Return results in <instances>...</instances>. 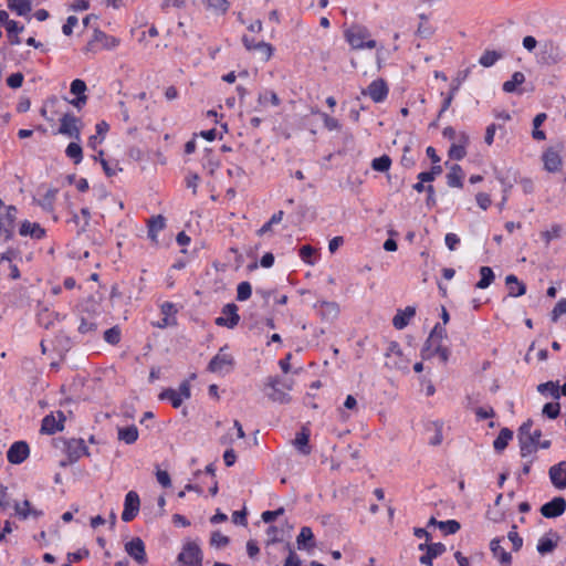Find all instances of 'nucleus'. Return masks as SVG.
<instances>
[{
  "mask_svg": "<svg viewBox=\"0 0 566 566\" xmlns=\"http://www.w3.org/2000/svg\"><path fill=\"white\" fill-rule=\"evenodd\" d=\"M505 284L509 289V296L511 297H518L526 293V285L514 274H509L505 277Z\"/></svg>",
  "mask_w": 566,
  "mask_h": 566,
  "instance_id": "nucleus-26",
  "label": "nucleus"
},
{
  "mask_svg": "<svg viewBox=\"0 0 566 566\" xmlns=\"http://www.w3.org/2000/svg\"><path fill=\"white\" fill-rule=\"evenodd\" d=\"M104 340L111 345H117L120 342V328L113 326L104 332Z\"/></svg>",
  "mask_w": 566,
  "mask_h": 566,
  "instance_id": "nucleus-51",
  "label": "nucleus"
},
{
  "mask_svg": "<svg viewBox=\"0 0 566 566\" xmlns=\"http://www.w3.org/2000/svg\"><path fill=\"white\" fill-rule=\"evenodd\" d=\"M56 415L59 417L57 420L55 419L53 413L46 415L42 419L40 429L41 433L51 436L64 429V421L66 420L64 412L59 410Z\"/></svg>",
  "mask_w": 566,
  "mask_h": 566,
  "instance_id": "nucleus-10",
  "label": "nucleus"
},
{
  "mask_svg": "<svg viewBox=\"0 0 566 566\" xmlns=\"http://www.w3.org/2000/svg\"><path fill=\"white\" fill-rule=\"evenodd\" d=\"M81 118L76 117L72 113H65L60 118V127L55 134H61L67 136L77 142L81 140V129L78 124H81Z\"/></svg>",
  "mask_w": 566,
  "mask_h": 566,
  "instance_id": "nucleus-3",
  "label": "nucleus"
},
{
  "mask_svg": "<svg viewBox=\"0 0 566 566\" xmlns=\"http://www.w3.org/2000/svg\"><path fill=\"white\" fill-rule=\"evenodd\" d=\"M283 216H284V211L280 210L277 212H275L269 221H266L258 231V235L262 237L264 234H266L268 232L272 231V227L274 224H279L282 219H283Z\"/></svg>",
  "mask_w": 566,
  "mask_h": 566,
  "instance_id": "nucleus-44",
  "label": "nucleus"
},
{
  "mask_svg": "<svg viewBox=\"0 0 566 566\" xmlns=\"http://www.w3.org/2000/svg\"><path fill=\"white\" fill-rule=\"evenodd\" d=\"M544 168L549 172H557L562 168V157L553 147L547 148L542 156Z\"/></svg>",
  "mask_w": 566,
  "mask_h": 566,
  "instance_id": "nucleus-17",
  "label": "nucleus"
},
{
  "mask_svg": "<svg viewBox=\"0 0 566 566\" xmlns=\"http://www.w3.org/2000/svg\"><path fill=\"white\" fill-rule=\"evenodd\" d=\"M416 315L415 306H407L403 310H398L392 318V325L396 329H403L408 326L410 319Z\"/></svg>",
  "mask_w": 566,
  "mask_h": 566,
  "instance_id": "nucleus-19",
  "label": "nucleus"
},
{
  "mask_svg": "<svg viewBox=\"0 0 566 566\" xmlns=\"http://www.w3.org/2000/svg\"><path fill=\"white\" fill-rule=\"evenodd\" d=\"M243 44L248 51L254 52L263 62L270 60L274 48L264 41H258V38H242Z\"/></svg>",
  "mask_w": 566,
  "mask_h": 566,
  "instance_id": "nucleus-6",
  "label": "nucleus"
},
{
  "mask_svg": "<svg viewBox=\"0 0 566 566\" xmlns=\"http://www.w3.org/2000/svg\"><path fill=\"white\" fill-rule=\"evenodd\" d=\"M300 258L302 261H304L306 264L314 265L316 262V254L317 250L314 249L312 245L305 244L300 248L298 251Z\"/></svg>",
  "mask_w": 566,
  "mask_h": 566,
  "instance_id": "nucleus-43",
  "label": "nucleus"
},
{
  "mask_svg": "<svg viewBox=\"0 0 566 566\" xmlns=\"http://www.w3.org/2000/svg\"><path fill=\"white\" fill-rule=\"evenodd\" d=\"M7 35H19L24 31V27L14 20H8L4 24Z\"/></svg>",
  "mask_w": 566,
  "mask_h": 566,
  "instance_id": "nucleus-58",
  "label": "nucleus"
},
{
  "mask_svg": "<svg viewBox=\"0 0 566 566\" xmlns=\"http://www.w3.org/2000/svg\"><path fill=\"white\" fill-rule=\"evenodd\" d=\"M210 543L211 545L221 548L226 547L230 543V538L221 534L219 531H216L211 534Z\"/></svg>",
  "mask_w": 566,
  "mask_h": 566,
  "instance_id": "nucleus-57",
  "label": "nucleus"
},
{
  "mask_svg": "<svg viewBox=\"0 0 566 566\" xmlns=\"http://www.w3.org/2000/svg\"><path fill=\"white\" fill-rule=\"evenodd\" d=\"M562 231L563 228L560 224H553L549 230L543 231L541 237L545 241L546 245H548L552 240L560 238Z\"/></svg>",
  "mask_w": 566,
  "mask_h": 566,
  "instance_id": "nucleus-49",
  "label": "nucleus"
},
{
  "mask_svg": "<svg viewBox=\"0 0 566 566\" xmlns=\"http://www.w3.org/2000/svg\"><path fill=\"white\" fill-rule=\"evenodd\" d=\"M438 528L444 535H452L455 534L461 528V524L455 520L440 521L438 523Z\"/></svg>",
  "mask_w": 566,
  "mask_h": 566,
  "instance_id": "nucleus-46",
  "label": "nucleus"
},
{
  "mask_svg": "<svg viewBox=\"0 0 566 566\" xmlns=\"http://www.w3.org/2000/svg\"><path fill=\"white\" fill-rule=\"evenodd\" d=\"M65 155L71 158L75 165H78L83 159V149L80 143L71 142L65 149Z\"/></svg>",
  "mask_w": 566,
  "mask_h": 566,
  "instance_id": "nucleus-36",
  "label": "nucleus"
},
{
  "mask_svg": "<svg viewBox=\"0 0 566 566\" xmlns=\"http://www.w3.org/2000/svg\"><path fill=\"white\" fill-rule=\"evenodd\" d=\"M537 391L542 395L549 394L554 399H558L560 397L558 381L549 380V381L539 384L537 386Z\"/></svg>",
  "mask_w": 566,
  "mask_h": 566,
  "instance_id": "nucleus-38",
  "label": "nucleus"
},
{
  "mask_svg": "<svg viewBox=\"0 0 566 566\" xmlns=\"http://www.w3.org/2000/svg\"><path fill=\"white\" fill-rule=\"evenodd\" d=\"M388 85L385 80H374L366 90L363 91L364 95H368L375 103L384 102L388 96Z\"/></svg>",
  "mask_w": 566,
  "mask_h": 566,
  "instance_id": "nucleus-11",
  "label": "nucleus"
},
{
  "mask_svg": "<svg viewBox=\"0 0 566 566\" xmlns=\"http://www.w3.org/2000/svg\"><path fill=\"white\" fill-rule=\"evenodd\" d=\"M295 448L300 451V453L307 455L311 453L310 447V431L307 428L303 427L300 432L296 433V437L293 441Z\"/></svg>",
  "mask_w": 566,
  "mask_h": 566,
  "instance_id": "nucleus-29",
  "label": "nucleus"
},
{
  "mask_svg": "<svg viewBox=\"0 0 566 566\" xmlns=\"http://www.w3.org/2000/svg\"><path fill=\"white\" fill-rule=\"evenodd\" d=\"M551 483L557 490L566 489V461L552 465L548 470Z\"/></svg>",
  "mask_w": 566,
  "mask_h": 566,
  "instance_id": "nucleus-16",
  "label": "nucleus"
},
{
  "mask_svg": "<svg viewBox=\"0 0 566 566\" xmlns=\"http://www.w3.org/2000/svg\"><path fill=\"white\" fill-rule=\"evenodd\" d=\"M443 171L441 165H432L430 170L418 174L417 179L421 181L431 182Z\"/></svg>",
  "mask_w": 566,
  "mask_h": 566,
  "instance_id": "nucleus-47",
  "label": "nucleus"
},
{
  "mask_svg": "<svg viewBox=\"0 0 566 566\" xmlns=\"http://www.w3.org/2000/svg\"><path fill=\"white\" fill-rule=\"evenodd\" d=\"M95 129L96 134L91 136L87 142V146L93 150H96L97 146L104 142L109 130V125L105 120H102L95 125Z\"/></svg>",
  "mask_w": 566,
  "mask_h": 566,
  "instance_id": "nucleus-27",
  "label": "nucleus"
},
{
  "mask_svg": "<svg viewBox=\"0 0 566 566\" xmlns=\"http://www.w3.org/2000/svg\"><path fill=\"white\" fill-rule=\"evenodd\" d=\"M238 306L234 303H228L222 307V316L214 319V324L222 327L234 328L240 321Z\"/></svg>",
  "mask_w": 566,
  "mask_h": 566,
  "instance_id": "nucleus-7",
  "label": "nucleus"
},
{
  "mask_svg": "<svg viewBox=\"0 0 566 566\" xmlns=\"http://www.w3.org/2000/svg\"><path fill=\"white\" fill-rule=\"evenodd\" d=\"M202 551L193 541H187L177 556V560L187 566H202Z\"/></svg>",
  "mask_w": 566,
  "mask_h": 566,
  "instance_id": "nucleus-2",
  "label": "nucleus"
},
{
  "mask_svg": "<svg viewBox=\"0 0 566 566\" xmlns=\"http://www.w3.org/2000/svg\"><path fill=\"white\" fill-rule=\"evenodd\" d=\"M158 398L160 400H168L171 402V406L174 408H179L181 405H182V398H181V395L178 394L175 389L172 388H166L164 389Z\"/></svg>",
  "mask_w": 566,
  "mask_h": 566,
  "instance_id": "nucleus-37",
  "label": "nucleus"
},
{
  "mask_svg": "<svg viewBox=\"0 0 566 566\" xmlns=\"http://www.w3.org/2000/svg\"><path fill=\"white\" fill-rule=\"evenodd\" d=\"M480 275L481 279L475 284V287L480 290L488 289L495 279L494 272L490 266H481Z\"/></svg>",
  "mask_w": 566,
  "mask_h": 566,
  "instance_id": "nucleus-34",
  "label": "nucleus"
},
{
  "mask_svg": "<svg viewBox=\"0 0 566 566\" xmlns=\"http://www.w3.org/2000/svg\"><path fill=\"white\" fill-rule=\"evenodd\" d=\"M252 294V286L248 281L240 282L237 286V300L239 302L247 301Z\"/></svg>",
  "mask_w": 566,
  "mask_h": 566,
  "instance_id": "nucleus-50",
  "label": "nucleus"
},
{
  "mask_svg": "<svg viewBox=\"0 0 566 566\" xmlns=\"http://www.w3.org/2000/svg\"><path fill=\"white\" fill-rule=\"evenodd\" d=\"M258 101L260 104H265L269 101L274 106H279L281 104V99L273 91H268L263 94H260Z\"/></svg>",
  "mask_w": 566,
  "mask_h": 566,
  "instance_id": "nucleus-59",
  "label": "nucleus"
},
{
  "mask_svg": "<svg viewBox=\"0 0 566 566\" xmlns=\"http://www.w3.org/2000/svg\"><path fill=\"white\" fill-rule=\"evenodd\" d=\"M118 439L124 441L126 444H133L138 439V429L135 424L118 428Z\"/></svg>",
  "mask_w": 566,
  "mask_h": 566,
  "instance_id": "nucleus-32",
  "label": "nucleus"
},
{
  "mask_svg": "<svg viewBox=\"0 0 566 566\" xmlns=\"http://www.w3.org/2000/svg\"><path fill=\"white\" fill-rule=\"evenodd\" d=\"M402 349L400 347V345L397 343V342H390L388 347H387V350L385 353V356L387 359H390L391 357H402Z\"/></svg>",
  "mask_w": 566,
  "mask_h": 566,
  "instance_id": "nucleus-63",
  "label": "nucleus"
},
{
  "mask_svg": "<svg viewBox=\"0 0 566 566\" xmlns=\"http://www.w3.org/2000/svg\"><path fill=\"white\" fill-rule=\"evenodd\" d=\"M525 81V76L522 72H514L511 80L504 82L503 91L506 93H514L518 85Z\"/></svg>",
  "mask_w": 566,
  "mask_h": 566,
  "instance_id": "nucleus-41",
  "label": "nucleus"
},
{
  "mask_svg": "<svg viewBox=\"0 0 566 566\" xmlns=\"http://www.w3.org/2000/svg\"><path fill=\"white\" fill-rule=\"evenodd\" d=\"M448 156L453 160H462L467 156V148L463 145L452 144L449 148Z\"/></svg>",
  "mask_w": 566,
  "mask_h": 566,
  "instance_id": "nucleus-54",
  "label": "nucleus"
},
{
  "mask_svg": "<svg viewBox=\"0 0 566 566\" xmlns=\"http://www.w3.org/2000/svg\"><path fill=\"white\" fill-rule=\"evenodd\" d=\"M558 534L551 531L538 539L536 549L541 555L553 553L558 545Z\"/></svg>",
  "mask_w": 566,
  "mask_h": 566,
  "instance_id": "nucleus-18",
  "label": "nucleus"
},
{
  "mask_svg": "<svg viewBox=\"0 0 566 566\" xmlns=\"http://www.w3.org/2000/svg\"><path fill=\"white\" fill-rule=\"evenodd\" d=\"M386 366L389 368L405 370L408 369V360L402 357L390 358L386 361Z\"/></svg>",
  "mask_w": 566,
  "mask_h": 566,
  "instance_id": "nucleus-61",
  "label": "nucleus"
},
{
  "mask_svg": "<svg viewBox=\"0 0 566 566\" xmlns=\"http://www.w3.org/2000/svg\"><path fill=\"white\" fill-rule=\"evenodd\" d=\"M87 90L86 83L81 78H75L72 81L70 91L75 95V98L69 99L67 102L72 104L77 109H81L87 102V96L85 92Z\"/></svg>",
  "mask_w": 566,
  "mask_h": 566,
  "instance_id": "nucleus-15",
  "label": "nucleus"
},
{
  "mask_svg": "<svg viewBox=\"0 0 566 566\" xmlns=\"http://www.w3.org/2000/svg\"><path fill=\"white\" fill-rule=\"evenodd\" d=\"M98 324L94 318L81 317L80 325L77 327L78 334L93 338L96 336Z\"/></svg>",
  "mask_w": 566,
  "mask_h": 566,
  "instance_id": "nucleus-31",
  "label": "nucleus"
},
{
  "mask_svg": "<svg viewBox=\"0 0 566 566\" xmlns=\"http://www.w3.org/2000/svg\"><path fill=\"white\" fill-rule=\"evenodd\" d=\"M544 49L545 50L543 51L542 60L545 63L549 64V63H556L559 61L560 54H559L558 50L552 45L551 42L546 41L544 43Z\"/></svg>",
  "mask_w": 566,
  "mask_h": 566,
  "instance_id": "nucleus-39",
  "label": "nucleus"
},
{
  "mask_svg": "<svg viewBox=\"0 0 566 566\" xmlns=\"http://www.w3.org/2000/svg\"><path fill=\"white\" fill-rule=\"evenodd\" d=\"M436 343L427 339L421 348V352H420V355L422 357V359H430L432 358L437 352H436V347L433 348V345Z\"/></svg>",
  "mask_w": 566,
  "mask_h": 566,
  "instance_id": "nucleus-64",
  "label": "nucleus"
},
{
  "mask_svg": "<svg viewBox=\"0 0 566 566\" xmlns=\"http://www.w3.org/2000/svg\"><path fill=\"white\" fill-rule=\"evenodd\" d=\"M566 511V500L563 496H555L551 501L544 503L539 512L546 518H556Z\"/></svg>",
  "mask_w": 566,
  "mask_h": 566,
  "instance_id": "nucleus-8",
  "label": "nucleus"
},
{
  "mask_svg": "<svg viewBox=\"0 0 566 566\" xmlns=\"http://www.w3.org/2000/svg\"><path fill=\"white\" fill-rule=\"evenodd\" d=\"M566 314V298H560L551 312V321L556 323L559 317Z\"/></svg>",
  "mask_w": 566,
  "mask_h": 566,
  "instance_id": "nucleus-55",
  "label": "nucleus"
},
{
  "mask_svg": "<svg viewBox=\"0 0 566 566\" xmlns=\"http://www.w3.org/2000/svg\"><path fill=\"white\" fill-rule=\"evenodd\" d=\"M474 66L475 65H471L464 70H460L457 73V76L452 80L451 85H450V90H452V93H457L459 91L461 84L468 78V76L470 75V73Z\"/></svg>",
  "mask_w": 566,
  "mask_h": 566,
  "instance_id": "nucleus-45",
  "label": "nucleus"
},
{
  "mask_svg": "<svg viewBox=\"0 0 566 566\" xmlns=\"http://www.w3.org/2000/svg\"><path fill=\"white\" fill-rule=\"evenodd\" d=\"M447 551V547L442 543H431L428 551L420 556L419 562L426 566H432V560L441 556Z\"/></svg>",
  "mask_w": 566,
  "mask_h": 566,
  "instance_id": "nucleus-22",
  "label": "nucleus"
},
{
  "mask_svg": "<svg viewBox=\"0 0 566 566\" xmlns=\"http://www.w3.org/2000/svg\"><path fill=\"white\" fill-rule=\"evenodd\" d=\"M31 7L32 2L28 0H8V8L20 17L28 15Z\"/></svg>",
  "mask_w": 566,
  "mask_h": 566,
  "instance_id": "nucleus-33",
  "label": "nucleus"
},
{
  "mask_svg": "<svg viewBox=\"0 0 566 566\" xmlns=\"http://www.w3.org/2000/svg\"><path fill=\"white\" fill-rule=\"evenodd\" d=\"M166 227V219L161 216H154L147 223V235L154 243H158V233Z\"/></svg>",
  "mask_w": 566,
  "mask_h": 566,
  "instance_id": "nucleus-21",
  "label": "nucleus"
},
{
  "mask_svg": "<svg viewBox=\"0 0 566 566\" xmlns=\"http://www.w3.org/2000/svg\"><path fill=\"white\" fill-rule=\"evenodd\" d=\"M119 38H91L83 48V52L86 55H95L103 50L112 51L119 45Z\"/></svg>",
  "mask_w": 566,
  "mask_h": 566,
  "instance_id": "nucleus-4",
  "label": "nucleus"
},
{
  "mask_svg": "<svg viewBox=\"0 0 566 566\" xmlns=\"http://www.w3.org/2000/svg\"><path fill=\"white\" fill-rule=\"evenodd\" d=\"M502 57V53L495 50H486L481 57L479 59V63L484 67L493 66L497 60Z\"/></svg>",
  "mask_w": 566,
  "mask_h": 566,
  "instance_id": "nucleus-40",
  "label": "nucleus"
},
{
  "mask_svg": "<svg viewBox=\"0 0 566 566\" xmlns=\"http://www.w3.org/2000/svg\"><path fill=\"white\" fill-rule=\"evenodd\" d=\"M490 549L502 566L512 564V555L501 546V538H493L490 543Z\"/></svg>",
  "mask_w": 566,
  "mask_h": 566,
  "instance_id": "nucleus-20",
  "label": "nucleus"
},
{
  "mask_svg": "<svg viewBox=\"0 0 566 566\" xmlns=\"http://www.w3.org/2000/svg\"><path fill=\"white\" fill-rule=\"evenodd\" d=\"M56 193L57 189H49L43 196V198L39 200V206H41L45 211H52Z\"/></svg>",
  "mask_w": 566,
  "mask_h": 566,
  "instance_id": "nucleus-48",
  "label": "nucleus"
},
{
  "mask_svg": "<svg viewBox=\"0 0 566 566\" xmlns=\"http://www.w3.org/2000/svg\"><path fill=\"white\" fill-rule=\"evenodd\" d=\"M207 7L212 9L217 13H224L229 8V2L227 0H205Z\"/></svg>",
  "mask_w": 566,
  "mask_h": 566,
  "instance_id": "nucleus-56",
  "label": "nucleus"
},
{
  "mask_svg": "<svg viewBox=\"0 0 566 566\" xmlns=\"http://www.w3.org/2000/svg\"><path fill=\"white\" fill-rule=\"evenodd\" d=\"M126 553L138 564L147 563L145 544L140 537H134L125 544Z\"/></svg>",
  "mask_w": 566,
  "mask_h": 566,
  "instance_id": "nucleus-13",
  "label": "nucleus"
},
{
  "mask_svg": "<svg viewBox=\"0 0 566 566\" xmlns=\"http://www.w3.org/2000/svg\"><path fill=\"white\" fill-rule=\"evenodd\" d=\"M542 412L548 419H556L560 413V405L558 402H546Z\"/></svg>",
  "mask_w": 566,
  "mask_h": 566,
  "instance_id": "nucleus-53",
  "label": "nucleus"
},
{
  "mask_svg": "<svg viewBox=\"0 0 566 566\" xmlns=\"http://www.w3.org/2000/svg\"><path fill=\"white\" fill-rule=\"evenodd\" d=\"M317 313L325 321H333L338 316L339 307L335 302H321L316 305Z\"/></svg>",
  "mask_w": 566,
  "mask_h": 566,
  "instance_id": "nucleus-28",
  "label": "nucleus"
},
{
  "mask_svg": "<svg viewBox=\"0 0 566 566\" xmlns=\"http://www.w3.org/2000/svg\"><path fill=\"white\" fill-rule=\"evenodd\" d=\"M139 507H140V500H139V495L137 494V492L129 491L128 493H126L125 500H124V510L122 512V520L124 522L133 521L137 516V514L139 512Z\"/></svg>",
  "mask_w": 566,
  "mask_h": 566,
  "instance_id": "nucleus-9",
  "label": "nucleus"
},
{
  "mask_svg": "<svg viewBox=\"0 0 566 566\" xmlns=\"http://www.w3.org/2000/svg\"><path fill=\"white\" fill-rule=\"evenodd\" d=\"M446 337H447V329L440 323H437L433 326V328L430 332L429 337L427 339H429L436 344H440V342Z\"/></svg>",
  "mask_w": 566,
  "mask_h": 566,
  "instance_id": "nucleus-52",
  "label": "nucleus"
},
{
  "mask_svg": "<svg viewBox=\"0 0 566 566\" xmlns=\"http://www.w3.org/2000/svg\"><path fill=\"white\" fill-rule=\"evenodd\" d=\"M313 539H314V534H313L312 530L307 526H303L300 531V534L296 537V543H297L298 549L310 548V547L314 546L313 543L308 544Z\"/></svg>",
  "mask_w": 566,
  "mask_h": 566,
  "instance_id": "nucleus-35",
  "label": "nucleus"
},
{
  "mask_svg": "<svg viewBox=\"0 0 566 566\" xmlns=\"http://www.w3.org/2000/svg\"><path fill=\"white\" fill-rule=\"evenodd\" d=\"M518 446H520L522 458H527L530 454L537 451L536 444L530 443L528 441H526L525 439H522V438H521V440H518Z\"/></svg>",
  "mask_w": 566,
  "mask_h": 566,
  "instance_id": "nucleus-60",
  "label": "nucleus"
},
{
  "mask_svg": "<svg viewBox=\"0 0 566 566\" xmlns=\"http://www.w3.org/2000/svg\"><path fill=\"white\" fill-rule=\"evenodd\" d=\"M17 214L18 209L12 205L6 207L3 216L0 214V235H3L7 241L13 238Z\"/></svg>",
  "mask_w": 566,
  "mask_h": 566,
  "instance_id": "nucleus-5",
  "label": "nucleus"
},
{
  "mask_svg": "<svg viewBox=\"0 0 566 566\" xmlns=\"http://www.w3.org/2000/svg\"><path fill=\"white\" fill-rule=\"evenodd\" d=\"M280 384V379L277 377H270L269 381L266 384L268 387L272 389V392H270L268 396L271 400L277 401L280 403H286L290 401V396L277 388V385Z\"/></svg>",
  "mask_w": 566,
  "mask_h": 566,
  "instance_id": "nucleus-25",
  "label": "nucleus"
},
{
  "mask_svg": "<svg viewBox=\"0 0 566 566\" xmlns=\"http://www.w3.org/2000/svg\"><path fill=\"white\" fill-rule=\"evenodd\" d=\"M229 346H222L217 355H214L207 366V370L214 374H228L234 367V358L228 354Z\"/></svg>",
  "mask_w": 566,
  "mask_h": 566,
  "instance_id": "nucleus-1",
  "label": "nucleus"
},
{
  "mask_svg": "<svg viewBox=\"0 0 566 566\" xmlns=\"http://www.w3.org/2000/svg\"><path fill=\"white\" fill-rule=\"evenodd\" d=\"M447 185L451 188H463L464 171L458 164L450 166V171L447 174Z\"/></svg>",
  "mask_w": 566,
  "mask_h": 566,
  "instance_id": "nucleus-24",
  "label": "nucleus"
},
{
  "mask_svg": "<svg viewBox=\"0 0 566 566\" xmlns=\"http://www.w3.org/2000/svg\"><path fill=\"white\" fill-rule=\"evenodd\" d=\"M29 453L30 448L25 441H15L7 451V459L12 464H20L29 457Z\"/></svg>",
  "mask_w": 566,
  "mask_h": 566,
  "instance_id": "nucleus-14",
  "label": "nucleus"
},
{
  "mask_svg": "<svg viewBox=\"0 0 566 566\" xmlns=\"http://www.w3.org/2000/svg\"><path fill=\"white\" fill-rule=\"evenodd\" d=\"M23 78L24 76L21 72L12 73L7 77V85L11 88H19L23 84Z\"/></svg>",
  "mask_w": 566,
  "mask_h": 566,
  "instance_id": "nucleus-62",
  "label": "nucleus"
},
{
  "mask_svg": "<svg viewBox=\"0 0 566 566\" xmlns=\"http://www.w3.org/2000/svg\"><path fill=\"white\" fill-rule=\"evenodd\" d=\"M19 234L22 237L30 235L39 240L45 235V230L36 222L24 220L20 226Z\"/></svg>",
  "mask_w": 566,
  "mask_h": 566,
  "instance_id": "nucleus-23",
  "label": "nucleus"
},
{
  "mask_svg": "<svg viewBox=\"0 0 566 566\" xmlns=\"http://www.w3.org/2000/svg\"><path fill=\"white\" fill-rule=\"evenodd\" d=\"M513 431L509 428H502L497 434V437L495 438V440L493 441V448L495 450V452L497 453H501L503 452L510 441L513 439Z\"/></svg>",
  "mask_w": 566,
  "mask_h": 566,
  "instance_id": "nucleus-30",
  "label": "nucleus"
},
{
  "mask_svg": "<svg viewBox=\"0 0 566 566\" xmlns=\"http://www.w3.org/2000/svg\"><path fill=\"white\" fill-rule=\"evenodd\" d=\"M370 166L375 171L387 172L391 166V158L388 155H381L374 158Z\"/></svg>",
  "mask_w": 566,
  "mask_h": 566,
  "instance_id": "nucleus-42",
  "label": "nucleus"
},
{
  "mask_svg": "<svg viewBox=\"0 0 566 566\" xmlns=\"http://www.w3.org/2000/svg\"><path fill=\"white\" fill-rule=\"evenodd\" d=\"M65 451L70 463L76 462L83 455H90L88 448L83 439L72 438L67 440Z\"/></svg>",
  "mask_w": 566,
  "mask_h": 566,
  "instance_id": "nucleus-12",
  "label": "nucleus"
}]
</instances>
